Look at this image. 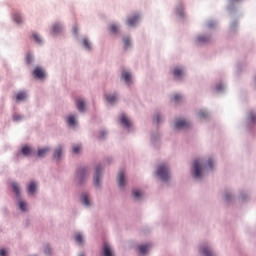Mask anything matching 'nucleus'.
I'll return each instance as SVG.
<instances>
[{
	"instance_id": "nucleus-19",
	"label": "nucleus",
	"mask_w": 256,
	"mask_h": 256,
	"mask_svg": "<svg viewBox=\"0 0 256 256\" xmlns=\"http://www.w3.org/2000/svg\"><path fill=\"white\" fill-rule=\"evenodd\" d=\"M49 153V148H43L38 150V157H45Z\"/></svg>"
},
{
	"instance_id": "nucleus-14",
	"label": "nucleus",
	"mask_w": 256,
	"mask_h": 256,
	"mask_svg": "<svg viewBox=\"0 0 256 256\" xmlns=\"http://www.w3.org/2000/svg\"><path fill=\"white\" fill-rule=\"evenodd\" d=\"M200 253H202L204 256H215L213 254V252L211 251V249H209L207 247L201 248Z\"/></svg>"
},
{
	"instance_id": "nucleus-44",
	"label": "nucleus",
	"mask_w": 256,
	"mask_h": 256,
	"mask_svg": "<svg viewBox=\"0 0 256 256\" xmlns=\"http://www.w3.org/2000/svg\"><path fill=\"white\" fill-rule=\"evenodd\" d=\"M199 117H207V112H200Z\"/></svg>"
},
{
	"instance_id": "nucleus-33",
	"label": "nucleus",
	"mask_w": 256,
	"mask_h": 256,
	"mask_svg": "<svg viewBox=\"0 0 256 256\" xmlns=\"http://www.w3.org/2000/svg\"><path fill=\"white\" fill-rule=\"evenodd\" d=\"M32 62H33V56H31V54H27L26 55V63L28 65H31Z\"/></svg>"
},
{
	"instance_id": "nucleus-43",
	"label": "nucleus",
	"mask_w": 256,
	"mask_h": 256,
	"mask_svg": "<svg viewBox=\"0 0 256 256\" xmlns=\"http://www.w3.org/2000/svg\"><path fill=\"white\" fill-rule=\"evenodd\" d=\"M160 119H161V116L159 115L154 116V121H156L157 123H159Z\"/></svg>"
},
{
	"instance_id": "nucleus-13",
	"label": "nucleus",
	"mask_w": 256,
	"mask_h": 256,
	"mask_svg": "<svg viewBox=\"0 0 256 256\" xmlns=\"http://www.w3.org/2000/svg\"><path fill=\"white\" fill-rule=\"evenodd\" d=\"M25 99H27V93L25 92H19L15 96L16 101H25Z\"/></svg>"
},
{
	"instance_id": "nucleus-17",
	"label": "nucleus",
	"mask_w": 256,
	"mask_h": 256,
	"mask_svg": "<svg viewBox=\"0 0 256 256\" xmlns=\"http://www.w3.org/2000/svg\"><path fill=\"white\" fill-rule=\"evenodd\" d=\"M61 155H63V148L58 147L54 152V159H60Z\"/></svg>"
},
{
	"instance_id": "nucleus-39",
	"label": "nucleus",
	"mask_w": 256,
	"mask_h": 256,
	"mask_svg": "<svg viewBox=\"0 0 256 256\" xmlns=\"http://www.w3.org/2000/svg\"><path fill=\"white\" fill-rule=\"evenodd\" d=\"M6 255H7V250L0 249V256H6Z\"/></svg>"
},
{
	"instance_id": "nucleus-5",
	"label": "nucleus",
	"mask_w": 256,
	"mask_h": 256,
	"mask_svg": "<svg viewBox=\"0 0 256 256\" xmlns=\"http://www.w3.org/2000/svg\"><path fill=\"white\" fill-rule=\"evenodd\" d=\"M139 21V14H135L134 16H131L127 19V25L129 27H134V25H137Z\"/></svg>"
},
{
	"instance_id": "nucleus-37",
	"label": "nucleus",
	"mask_w": 256,
	"mask_h": 256,
	"mask_svg": "<svg viewBox=\"0 0 256 256\" xmlns=\"http://www.w3.org/2000/svg\"><path fill=\"white\" fill-rule=\"evenodd\" d=\"M32 37H33V39L36 41V43H41V38L39 37V35H37V34H33L32 35Z\"/></svg>"
},
{
	"instance_id": "nucleus-18",
	"label": "nucleus",
	"mask_w": 256,
	"mask_h": 256,
	"mask_svg": "<svg viewBox=\"0 0 256 256\" xmlns=\"http://www.w3.org/2000/svg\"><path fill=\"white\" fill-rule=\"evenodd\" d=\"M138 251H139V253H141V255H145V253H147V251H149V245L139 246Z\"/></svg>"
},
{
	"instance_id": "nucleus-8",
	"label": "nucleus",
	"mask_w": 256,
	"mask_h": 256,
	"mask_svg": "<svg viewBox=\"0 0 256 256\" xmlns=\"http://www.w3.org/2000/svg\"><path fill=\"white\" fill-rule=\"evenodd\" d=\"M118 183H119V187H121V188L125 187V172L124 171L119 172Z\"/></svg>"
},
{
	"instance_id": "nucleus-36",
	"label": "nucleus",
	"mask_w": 256,
	"mask_h": 256,
	"mask_svg": "<svg viewBox=\"0 0 256 256\" xmlns=\"http://www.w3.org/2000/svg\"><path fill=\"white\" fill-rule=\"evenodd\" d=\"M182 99L181 95L179 94H176L172 100L175 102V103H179V101Z\"/></svg>"
},
{
	"instance_id": "nucleus-1",
	"label": "nucleus",
	"mask_w": 256,
	"mask_h": 256,
	"mask_svg": "<svg viewBox=\"0 0 256 256\" xmlns=\"http://www.w3.org/2000/svg\"><path fill=\"white\" fill-rule=\"evenodd\" d=\"M157 175L162 181H169V170L165 165H160L157 170Z\"/></svg>"
},
{
	"instance_id": "nucleus-20",
	"label": "nucleus",
	"mask_w": 256,
	"mask_h": 256,
	"mask_svg": "<svg viewBox=\"0 0 256 256\" xmlns=\"http://www.w3.org/2000/svg\"><path fill=\"white\" fill-rule=\"evenodd\" d=\"M37 189V184H35V182H31L29 185H28V193H35Z\"/></svg>"
},
{
	"instance_id": "nucleus-3",
	"label": "nucleus",
	"mask_w": 256,
	"mask_h": 256,
	"mask_svg": "<svg viewBox=\"0 0 256 256\" xmlns=\"http://www.w3.org/2000/svg\"><path fill=\"white\" fill-rule=\"evenodd\" d=\"M176 129H189L191 127V123L185 119H179L175 121Z\"/></svg>"
},
{
	"instance_id": "nucleus-28",
	"label": "nucleus",
	"mask_w": 256,
	"mask_h": 256,
	"mask_svg": "<svg viewBox=\"0 0 256 256\" xmlns=\"http://www.w3.org/2000/svg\"><path fill=\"white\" fill-rule=\"evenodd\" d=\"M67 123H68V125L74 126L75 123H76L75 122V116H73V115L68 116Z\"/></svg>"
},
{
	"instance_id": "nucleus-23",
	"label": "nucleus",
	"mask_w": 256,
	"mask_h": 256,
	"mask_svg": "<svg viewBox=\"0 0 256 256\" xmlns=\"http://www.w3.org/2000/svg\"><path fill=\"white\" fill-rule=\"evenodd\" d=\"M13 19H14L15 23H18V25H21V23H23V18L18 13L13 15Z\"/></svg>"
},
{
	"instance_id": "nucleus-40",
	"label": "nucleus",
	"mask_w": 256,
	"mask_h": 256,
	"mask_svg": "<svg viewBox=\"0 0 256 256\" xmlns=\"http://www.w3.org/2000/svg\"><path fill=\"white\" fill-rule=\"evenodd\" d=\"M13 119H14V121H19L21 119V116L14 114Z\"/></svg>"
},
{
	"instance_id": "nucleus-6",
	"label": "nucleus",
	"mask_w": 256,
	"mask_h": 256,
	"mask_svg": "<svg viewBox=\"0 0 256 256\" xmlns=\"http://www.w3.org/2000/svg\"><path fill=\"white\" fill-rule=\"evenodd\" d=\"M120 123H122L124 125V127H126L127 129H129V127H131V120H129V118H127V116H125V114H121Z\"/></svg>"
},
{
	"instance_id": "nucleus-30",
	"label": "nucleus",
	"mask_w": 256,
	"mask_h": 256,
	"mask_svg": "<svg viewBox=\"0 0 256 256\" xmlns=\"http://www.w3.org/2000/svg\"><path fill=\"white\" fill-rule=\"evenodd\" d=\"M209 41V37L207 36H199L198 37V43H207Z\"/></svg>"
},
{
	"instance_id": "nucleus-12",
	"label": "nucleus",
	"mask_w": 256,
	"mask_h": 256,
	"mask_svg": "<svg viewBox=\"0 0 256 256\" xmlns=\"http://www.w3.org/2000/svg\"><path fill=\"white\" fill-rule=\"evenodd\" d=\"M21 153H22V155L29 157V155H31V153H33V150L29 146H24V147H22Z\"/></svg>"
},
{
	"instance_id": "nucleus-31",
	"label": "nucleus",
	"mask_w": 256,
	"mask_h": 256,
	"mask_svg": "<svg viewBox=\"0 0 256 256\" xmlns=\"http://www.w3.org/2000/svg\"><path fill=\"white\" fill-rule=\"evenodd\" d=\"M123 41H124V47H125V49H128V47H131V40H129L128 37H125V38L123 39Z\"/></svg>"
},
{
	"instance_id": "nucleus-29",
	"label": "nucleus",
	"mask_w": 256,
	"mask_h": 256,
	"mask_svg": "<svg viewBox=\"0 0 256 256\" xmlns=\"http://www.w3.org/2000/svg\"><path fill=\"white\" fill-rule=\"evenodd\" d=\"M19 209H21V211H27V203L25 201H20Z\"/></svg>"
},
{
	"instance_id": "nucleus-2",
	"label": "nucleus",
	"mask_w": 256,
	"mask_h": 256,
	"mask_svg": "<svg viewBox=\"0 0 256 256\" xmlns=\"http://www.w3.org/2000/svg\"><path fill=\"white\" fill-rule=\"evenodd\" d=\"M193 175L196 179L201 178L202 175V168L199 160H195L193 164Z\"/></svg>"
},
{
	"instance_id": "nucleus-26",
	"label": "nucleus",
	"mask_w": 256,
	"mask_h": 256,
	"mask_svg": "<svg viewBox=\"0 0 256 256\" xmlns=\"http://www.w3.org/2000/svg\"><path fill=\"white\" fill-rule=\"evenodd\" d=\"M75 241L78 245H83V236L80 233L76 234Z\"/></svg>"
},
{
	"instance_id": "nucleus-21",
	"label": "nucleus",
	"mask_w": 256,
	"mask_h": 256,
	"mask_svg": "<svg viewBox=\"0 0 256 256\" xmlns=\"http://www.w3.org/2000/svg\"><path fill=\"white\" fill-rule=\"evenodd\" d=\"M12 189L16 194V197H21V192L19 191V185H17V183H12Z\"/></svg>"
},
{
	"instance_id": "nucleus-24",
	"label": "nucleus",
	"mask_w": 256,
	"mask_h": 256,
	"mask_svg": "<svg viewBox=\"0 0 256 256\" xmlns=\"http://www.w3.org/2000/svg\"><path fill=\"white\" fill-rule=\"evenodd\" d=\"M122 79L124 81H126V83H130L131 82V74L129 72H123Z\"/></svg>"
},
{
	"instance_id": "nucleus-9",
	"label": "nucleus",
	"mask_w": 256,
	"mask_h": 256,
	"mask_svg": "<svg viewBox=\"0 0 256 256\" xmlns=\"http://www.w3.org/2000/svg\"><path fill=\"white\" fill-rule=\"evenodd\" d=\"M103 256H113V250H111V246L107 243L103 246Z\"/></svg>"
},
{
	"instance_id": "nucleus-42",
	"label": "nucleus",
	"mask_w": 256,
	"mask_h": 256,
	"mask_svg": "<svg viewBox=\"0 0 256 256\" xmlns=\"http://www.w3.org/2000/svg\"><path fill=\"white\" fill-rule=\"evenodd\" d=\"M250 121H256V115L250 114Z\"/></svg>"
},
{
	"instance_id": "nucleus-41",
	"label": "nucleus",
	"mask_w": 256,
	"mask_h": 256,
	"mask_svg": "<svg viewBox=\"0 0 256 256\" xmlns=\"http://www.w3.org/2000/svg\"><path fill=\"white\" fill-rule=\"evenodd\" d=\"M105 135H106L105 131H101L99 134V139H103Z\"/></svg>"
},
{
	"instance_id": "nucleus-7",
	"label": "nucleus",
	"mask_w": 256,
	"mask_h": 256,
	"mask_svg": "<svg viewBox=\"0 0 256 256\" xmlns=\"http://www.w3.org/2000/svg\"><path fill=\"white\" fill-rule=\"evenodd\" d=\"M101 166H96V172L94 176V183L96 187H99V177H101Z\"/></svg>"
},
{
	"instance_id": "nucleus-34",
	"label": "nucleus",
	"mask_w": 256,
	"mask_h": 256,
	"mask_svg": "<svg viewBox=\"0 0 256 256\" xmlns=\"http://www.w3.org/2000/svg\"><path fill=\"white\" fill-rule=\"evenodd\" d=\"M81 151V147L79 145H75L72 149V153H74L75 155H77V153H79Z\"/></svg>"
},
{
	"instance_id": "nucleus-25",
	"label": "nucleus",
	"mask_w": 256,
	"mask_h": 256,
	"mask_svg": "<svg viewBox=\"0 0 256 256\" xmlns=\"http://www.w3.org/2000/svg\"><path fill=\"white\" fill-rule=\"evenodd\" d=\"M133 197H135V199H140L141 197H143V192L140 190H134L132 192Z\"/></svg>"
},
{
	"instance_id": "nucleus-22",
	"label": "nucleus",
	"mask_w": 256,
	"mask_h": 256,
	"mask_svg": "<svg viewBox=\"0 0 256 256\" xmlns=\"http://www.w3.org/2000/svg\"><path fill=\"white\" fill-rule=\"evenodd\" d=\"M81 201L83 205H86V207H89V205H91V203L89 202V196H87V194L82 195Z\"/></svg>"
},
{
	"instance_id": "nucleus-45",
	"label": "nucleus",
	"mask_w": 256,
	"mask_h": 256,
	"mask_svg": "<svg viewBox=\"0 0 256 256\" xmlns=\"http://www.w3.org/2000/svg\"><path fill=\"white\" fill-rule=\"evenodd\" d=\"M74 33L77 34V28H74Z\"/></svg>"
},
{
	"instance_id": "nucleus-10",
	"label": "nucleus",
	"mask_w": 256,
	"mask_h": 256,
	"mask_svg": "<svg viewBox=\"0 0 256 256\" xmlns=\"http://www.w3.org/2000/svg\"><path fill=\"white\" fill-rule=\"evenodd\" d=\"M77 105V109L78 111L82 112L85 111V101H83L82 99H78L76 102Z\"/></svg>"
},
{
	"instance_id": "nucleus-47",
	"label": "nucleus",
	"mask_w": 256,
	"mask_h": 256,
	"mask_svg": "<svg viewBox=\"0 0 256 256\" xmlns=\"http://www.w3.org/2000/svg\"><path fill=\"white\" fill-rule=\"evenodd\" d=\"M218 91H221V88H217Z\"/></svg>"
},
{
	"instance_id": "nucleus-16",
	"label": "nucleus",
	"mask_w": 256,
	"mask_h": 256,
	"mask_svg": "<svg viewBox=\"0 0 256 256\" xmlns=\"http://www.w3.org/2000/svg\"><path fill=\"white\" fill-rule=\"evenodd\" d=\"M61 31H63V26H61V24H54L53 25L52 32L54 34L61 33Z\"/></svg>"
},
{
	"instance_id": "nucleus-27",
	"label": "nucleus",
	"mask_w": 256,
	"mask_h": 256,
	"mask_svg": "<svg viewBox=\"0 0 256 256\" xmlns=\"http://www.w3.org/2000/svg\"><path fill=\"white\" fill-rule=\"evenodd\" d=\"M106 101H107L108 103L113 104V103H115V102L117 101V96H115V95L107 96V97H106Z\"/></svg>"
},
{
	"instance_id": "nucleus-4",
	"label": "nucleus",
	"mask_w": 256,
	"mask_h": 256,
	"mask_svg": "<svg viewBox=\"0 0 256 256\" xmlns=\"http://www.w3.org/2000/svg\"><path fill=\"white\" fill-rule=\"evenodd\" d=\"M35 79H45V71L41 67H36L33 71Z\"/></svg>"
},
{
	"instance_id": "nucleus-11",
	"label": "nucleus",
	"mask_w": 256,
	"mask_h": 256,
	"mask_svg": "<svg viewBox=\"0 0 256 256\" xmlns=\"http://www.w3.org/2000/svg\"><path fill=\"white\" fill-rule=\"evenodd\" d=\"M173 75L175 79H181V77H183V70L181 68H175L173 70Z\"/></svg>"
},
{
	"instance_id": "nucleus-32",
	"label": "nucleus",
	"mask_w": 256,
	"mask_h": 256,
	"mask_svg": "<svg viewBox=\"0 0 256 256\" xmlns=\"http://www.w3.org/2000/svg\"><path fill=\"white\" fill-rule=\"evenodd\" d=\"M118 31H119V27H117V25L112 24V25L110 26V32H111V33L116 34V33H118Z\"/></svg>"
},
{
	"instance_id": "nucleus-35",
	"label": "nucleus",
	"mask_w": 256,
	"mask_h": 256,
	"mask_svg": "<svg viewBox=\"0 0 256 256\" xmlns=\"http://www.w3.org/2000/svg\"><path fill=\"white\" fill-rule=\"evenodd\" d=\"M83 45H84L85 48L91 49V43H89V40L84 39L83 40Z\"/></svg>"
},
{
	"instance_id": "nucleus-46",
	"label": "nucleus",
	"mask_w": 256,
	"mask_h": 256,
	"mask_svg": "<svg viewBox=\"0 0 256 256\" xmlns=\"http://www.w3.org/2000/svg\"><path fill=\"white\" fill-rule=\"evenodd\" d=\"M225 198L228 200L229 199V195H226Z\"/></svg>"
},
{
	"instance_id": "nucleus-15",
	"label": "nucleus",
	"mask_w": 256,
	"mask_h": 256,
	"mask_svg": "<svg viewBox=\"0 0 256 256\" xmlns=\"http://www.w3.org/2000/svg\"><path fill=\"white\" fill-rule=\"evenodd\" d=\"M85 175H87V168H80L77 172L78 179H80L81 181V179L85 177Z\"/></svg>"
},
{
	"instance_id": "nucleus-38",
	"label": "nucleus",
	"mask_w": 256,
	"mask_h": 256,
	"mask_svg": "<svg viewBox=\"0 0 256 256\" xmlns=\"http://www.w3.org/2000/svg\"><path fill=\"white\" fill-rule=\"evenodd\" d=\"M207 166L209 167V169H213V160L212 159L208 160Z\"/></svg>"
}]
</instances>
